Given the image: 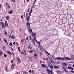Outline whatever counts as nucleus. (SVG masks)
<instances>
[{
    "mask_svg": "<svg viewBox=\"0 0 74 74\" xmlns=\"http://www.w3.org/2000/svg\"><path fill=\"white\" fill-rule=\"evenodd\" d=\"M53 59L56 60H64V58L60 57H57L56 58H53Z\"/></svg>",
    "mask_w": 74,
    "mask_h": 74,
    "instance_id": "f257e3e1",
    "label": "nucleus"
},
{
    "mask_svg": "<svg viewBox=\"0 0 74 74\" xmlns=\"http://www.w3.org/2000/svg\"><path fill=\"white\" fill-rule=\"evenodd\" d=\"M47 63H49V65H52V66H53V63L52 62H51L49 60H47Z\"/></svg>",
    "mask_w": 74,
    "mask_h": 74,
    "instance_id": "f03ea898",
    "label": "nucleus"
},
{
    "mask_svg": "<svg viewBox=\"0 0 74 74\" xmlns=\"http://www.w3.org/2000/svg\"><path fill=\"white\" fill-rule=\"evenodd\" d=\"M5 27H8V23H7V21H6L5 23Z\"/></svg>",
    "mask_w": 74,
    "mask_h": 74,
    "instance_id": "7ed1b4c3",
    "label": "nucleus"
},
{
    "mask_svg": "<svg viewBox=\"0 0 74 74\" xmlns=\"http://www.w3.org/2000/svg\"><path fill=\"white\" fill-rule=\"evenodd\" d=\"M6 7H7L8 8H9V9H10V5L8 4V3H6Z\"/></svg>",
    "mask_w": 74,
    "mask_h": 74,
    "instance_id": "20e7f679",
    "label": "nucleus"
},
{
    "mask_svg": "<svg viewBox=\"0 0 74 74\" xmlns=\"http://www.w3.org/2000/svg\"><path fill=\"white\" fill-rule=\"evenodd\" d=\"M65 59L66 60H71V58H69L68 57H65Z\"/></svg>",
    "mask_w": 74,
    "mask_h": 74,
    "instance_id": "39448f33",
    "label": "nucleus"
},
{
    "mask_svg": "<svg viewBox=\"0 0 74 74\" xmlns=\"http://www.w3.org/2000/svg\"><path fill=\"white\" fill-rule=\"evenodd\" d=\"M37 33H33L32 34V35L33 37H36V34Z\"/></svg>",
    "mask_w": 74,
    "mask_h": 74,
    "instance_id": "423d86ee",
    "label": "nucleus"
},
{
    "mask_svg": "<svg viewBox=\"0 0 74 74\" xmlns=\"http://www.w3.org/2000/svg\"><path fill=\"white\" fill-rule=\"evenodd\" d=\"M65 34L66 36H69V33L67 32H65Z\"/></svg>",
    "mask_w": 74,
    "mask_h": 74,
    "instance_id": "0eeeda50",
    "label": "nucleus"
},
{
    "mask_svg": "<svg viewBox=\"0 0 74 74\" xmlns=\"http://www.w3.org/2000/svg\"><path fill=\"white\" fill-rule=\"evenodd\" d=\"M23 52L24 55H25L26 54V51H25V50H23Z\"/></svg>",
    "mask_w": 74,
    "mask_h": 74,
    "instance_id": "6e6552de",
    "label": "nucleus"
},
{
    "mask_svg": "<svg viewBox=\"0 0 74 74\" xmlns=\"http://www.w3.org/2000/svg\"><path fill=\"white\" fill-rule=\"evenodd\" d=\"M30 16H29L27 18V21L28 22H30Z\"/></svg>",
    "mask_w": 74,
    "mask_h": 74,
    "instance_id": "1a4fd4ad",
    "label": "nucleus"
},
{
    "mask_svg": "<svg viewBox=\"0 0 74 74\" xmlns=\"http://www.w3.org/2000/svg\"><path fill=\"white\" fill-rule=\"evenodd\" d=\"M47 70L48 72V74H51V73H50V70L49 69H47Z\"/></svg>",
    "mask_w": 74,
    "mask_h": 74,
    "instance_id": "9d476101",
    "label": "nucleus"
},
{
    "mask_svg": "<svg viewBox=\"0 0 74 74\" xmlns=\"http://www.w3.org/2000/svg\"><path fill=\"white\" fill-rule=\"evenodd\" d=\"M53 67L54 68V69H57V68H58V69H59V68L58 67V66L56 65L54 66Z\"/></svg>",
    "mask_w": 74,
    "mask_h": 74,
    "instance_id": "9b49d317",
    "label": "nucleus"
},
{
    "mask_svg": "<svg viewBox=\"0 0 74 74\" xmlns=\"http://www.w3.org/2000/svg\"><path fill=\"white\" fill-rule=\"evenodd\" d=\"M32 41H33L32 43L34 45H36V44H35V41L33 39H32Z\"/></svg>",
    "mask_w": 74,
    "mask_h": 74,
    "instance_id": "f8f14e48",
    "label": "nucleus"
},
{
    "mask_svg": "<svg viewBox=\"0 0 74 74\" xmlns=\"http://www.w3.org/2000/svg\"><path fill=\"white\" fill-rule=\"evenodd\" d=\"M13 12V10H10L8 13H9L10 14H12Z\"/></svg>",
    "mask_w": 74,
    "mask_h": 74,
    "instance_id": "ddd939ff",
    "label": "nucleus"
},
{
    "mask_svg": "<svg viewBox=\"0 0 74 74\" xmlns=\"http://www.w3.org/2000/svg\"><path fill=\"white\" fill-rule=\"evenodd\" d=\"M21 42L23 44H25V41L23 39H21Z\"/></svg>",
    "mask_w": 74,
    "mask_h": 74,
    "instance_id": "4468645a",
    "label": "nucleus"
},
{
    "mask_svg": "<svg viewBox=\"0 0 74 74\" xmlns=\"http://www.w3.org/2000/svg\"><path fill=\"white\" fill-rule=\"evenodd\" d=\"M33 12V9H32L29 12V15H31V13H32Z\"/></svg>",
    "mask_w": 74,
    "mask_h": 74,
    "instance_id": "2eb2a0df",
    "label": "nucleus"
},
{
    "mask_svg": "<svg viewBox=\"0 0 74 74\" xmlns=\"http://www.w3.org/2000/svg\"><path fill=\"white\" fill-rule=\"evenodd\" d=\"M0 55L1 56H2V55H3V51L0 50Z\"/></svg>",
    "mask_w": 74,
    "mask_h": 74,
    "instance_id": "dca6fc26",
    "label": "nucleus"
},
{
    "mask_svg": "<svg viewBox=\"0 0 74 74\" xmlns=\"http://www.w3.org/2000/svg\"><path fill=\"white\" fill-rule=\"evenodd\" d=\"M50 74H54V73H53V71L52 70H51L50 71Z\"/></svg>",
    "mask_w": 74,
    "mask_h": 74,
    "instance_id": "f3484780",
    "label": "nucleus"
},
{
    "mask_svg": "<svg viewBox=\"0 0 74 74\" xmlns=\"http://www.w3.org/2000/svg\"><path fill=\"white\" fill-rule=\"evenodd\" d=\"M11 37L12 39H15V36H12Z\"/></svg>",
    "mask_w": 74,
    "mask_h": 74,
    "instance_id": "a211bd4d",
    "label": "nucleus"
},
{
    "mask_svg": "<svg viewBox=\"0 0 74 74\" xmlns=\"http://www.w3.org/2000/svg\"><path fill=\"white\" fill-rule=\"evenodd\" d=\"M29 60H33V59H32V58L30 57H29Z\"/></svg>",
    "mask_w": 74,
    "mask_h": 74,
    "instance_id": "6ab92c4d",
    "label": "nucleus"
},
{
    "mask_svg": "<svg viewBox=\"0 0 74 74\" xmlns=\"http://www.w3.org/2000/svg\"><path fill=\"white\" fill-rule=\"evenodd\" d=\"M0 24L2 25V26L4 25V23H3V22H1Z\"/></svg>",
    "mask_w": 74,
    "mask_h": 74,
    "instance_id": "aec40b11",
    "label": "nucleus"
},
{
    "mask_svg": "<svg viewBox=\"0 0 74 74\" xmlns=\"http://www.w3.org/2000/svg\"><path fill=\"white\" fill-rule=\"evenodd\" d=\"M28 47L29 48V49H32V46H30V45H28Z\"/></svg>",
    "mask_w": 74,
    "mask_h": 74,
    "instance_id": "412c9836",
    "label": "nucleus"
},
{
    "mask_svg": "<svg viewBox=\"0 0 74 74\" xmlns=\"http://www.w3.org/2000/svg\"><path fill=\"white\" fill-rule=\"evenodd\" d=\"M5 71L6 72H8V69H7V67H6L5 68Z\"/></svg>",
    "mask_w": 74,
    "mask_h": 74,
    "instance_id": "4be33fe9",
    "label": "nucleus"
},
{
    "mask_svg": "<svg viewBox=\"0 0 74 74\" xmlns=\"http://www.w3.org/2000/svg\"><path fill=\"white\" fill-rule=\"evenodd\" d=\"M42 66L44 68H45V66L44 64H42Z\"/></svg>",
    "mask_w": 74,
    "mask_h": 74,
    "instance_id": "5701e85b",
    "label": "nucleus"
},
{
    "mask_svg": "<svg viewBox=\"0 0 74 74\" xmlns=\"http://www.w3.org/2000/svg\"><path fill=\"white\" fill-rule=\"evenodd\" d=\"M63 66H67V64L66 63H64L63 64Z\"/></svg>",
    "mask_w": 74,
    "mask_h": 74,
    "instance_id": "b1692460",
    "label": "nucleus"
},
{
    "mask_svg": "<svg viewBox=\"0 0 74 74\" xmlns=\"http://www.w3.org/2000/svg\"><path fill=\"white\" fill-rule=\"evenodd\" d=\"M27 26H29V25H30V23L29 22H27Z\"/></svg>",
    "mask_w": 74,
    "mask_h": 74,
    "instance_id": "393cba45",
    "label": "nucleus"
},
{
    "mask_svg": "<svg viewBox=\"0 0 74 74\" xmlns=\"http://www.w3.org/2000/svg\"><path fill=\"white\" fill-rule=\"evenodd\" d=\"M23 74H28V73L27 72H24L23 73Z\"/></svg>",
    "mask_w": 74,
    "mask_h": 74,
    "instance_id": "a878e982",
    "label": "nucleus"
},
{
    "mask_svg": "<svg viewBox=\"0 0 74 74\" xmlns=\"http://www.w3.org/2000/svg\"><path fill=\"white\" fill-rule=\"evenodd\" d=\"M4 57H5V58H7V57L8 56L6 55V54H4Z\"/></svg>",
    "mask_w": 74,
    "mask_h": 74,
    "instance_id": "bb28decb",
    "label": "nucleus"
},
{
    "mask_svg": "<svg viewBox=\"0 0 74 74\" xmlns=\"http://www.w3.org/2000/svg\"><path fill=\"white\" fill-rule=\"evenodd\" d=\"M18 49L19 52L21 51V48H20V47H18Z\"/></svg>",
    "mask_w": 74,
    "mask_h": 74,
    "instance_id": "cd10ccee",
    "label": "nucleus"
},
{
    "mask_svg": "<svg viewBox=\"0 0 74 74\" xmlns=\"http://www.w3.org/2000/svg\"><path fill=\"white\" fill-rule=\"evenodd\" d=\"M29 53H33V50H30L29 51Z\"/></svg>",
    "mask_w": 74,
    "mask_h": 74,
    "instance_id": "c85d7f7f",
    "label": "nucleus"
},
{
    "mask_svg": "<svg viewBox=\"0 0 74 74\" xmlns=\"http://www.w3.org/2000/svg\"><path fill=\"white\" fill-rule=\"evenodd\" d=\"M9 45L10 46H12V44L10 42V43L9 44Z\"/></svg>",
    "mask_w": 74,
    "mask_h": 74,
    "instance_id": "c756f323",
    "label": "nucleus"
},
{
    "mask_svg": "<svg viewBox=\"0 0 74 74\" xmlns=\"http://www.w3.org/2000/svg\"><path fill=\"white\" fill-rule=\"evenodd\" d=\"M39 54L41 56H42V53H41V51H40Z\"/></svg>",
    "mask_w": 74,
    "mask_h": 74,
    "instance_id": "7c9ffc66",
    "label": "nucleus"
},
{
    "mask_svg": "<svg viewBox=\"0 0 74 74\" xmlns=\"http://www.w3.org/2000/svg\"><path fill=\"white\" fill-rule=\"evenodd\" d=\"M9 18H10V17L9 16H8L6 17V20H8L9 19Z\"/></svg>",
    "mask_w": 74,
    "mask_h": 74,
    "instance_id": "2f4dec72",
    "label": "nucleus"
},
{
    "mask_svg": "<svg viewBox=\"0 0 74 74\" xmlns=\"http://www.w3.org/2000/svg\"><path fill=\"white\" fill-rule=\"evenodd\" d=\"M2 29H4V28H5V26H4V25H2Z\"/></svg>",
    "mask_w": 74,
    "mask_h": 74,
    "instance_id": "473e14b6",
    "label": "nucleus"
},
{
    "mask_svg": "<svg viewBox=\"0 0 74 74\" xmlns=\"http://www.w3.org/2000/svg\"><path fill=\"white\" fill-rule=\"evenodd\" d=\"M34 40L36 41H37V42H38V41L37 40V39H36V37H35L34 38Z\"/></svg>",
    "mask_w": 74,
    "mask_h": 74,
    "instance_id": "72a5a7b5",
    "label": "nucleus"
},
{
    "mask_svg": "<svg viewBox=\"0 0 74 74\" xmlns=\"http://www.w3.org/2000/svg\"><path fill=\"white\" fill-rule=\"evenodd\" d=\"M29 38H30V40H31V41H32V37L31 36H30V35L29 36Z\"/></svg>",
    "mask_w": 74,
    "mask_h": 74,
    "instance_id": "f704fd0d",
    "label": "nucleus"
},
{
    "mask_svg": "<svg viewBox=\"0 0 74 74\" xmlns=\"http://www.w3.org/2000/svg\"><path fill=\"white\" fill-rule=\"evenodd\" d=\"M8 53H10V55H12V53L11 52L9 51H8Z\"/></svg>",
    "mask_w": 74,
    "mask_h": 74,
    "instance_id": "c9c22d12",
    "label": "nucleus"
},
{
    "mask_svg": "<svg viewBox=\"0 0 74 74\" xmlns=\"http://www.w3.org/2000/svg\"><path fill=\"white\" fill-rule=\"evenodd\" d=\"M50 68H51V69H53V66H52V65H50Z\"/></svg>",
    "mask_w": 74,
    "mask_h": 74,
    "instance_id": "e433bc0d",
    "label": "nucleus"
},
{
    "mask_svg": "<svg viewBox=\"0 0 74 74\" xmlns=\"http://www.w3.org/2000/svg\"><path fill=\"white\" fill-rule=\"evenodd\" d=\"M15 65V64H12V66H13L14 67V66Z\"/></svg>",
    "mask_w": 74,
    "mask_h": 74,
    "instance_id": "4c0bfd02",
    "label": "nucleus"
},
{
    "mask_svg": "<svg viewBox=\"0 0 74 74\" xmlns=\"http://www.w3.org/2000/svg\"><path fill=\"white\" fill-rule=\"evenodd\" d=\"M18 62L19 63H21V60L19 59H18Z\"/></svg>",
    "mask_w": 74,
    "mask_h": 74,
    "instance_id": "58836bf2",
    "label": "nucleus"
},
{
    "mask_svg": "<svg viewBox=\"0 0 74 74\" xmlns=\"http://www.w3.org/2000/svg\"><path fill=\"white\" fill-rule=\"evenodd\" d=\"M29 31L31 32V33H33V32H32V29H30L29 30Z\"/></svg>",
    "mask_w": 74,
    "mask_h": 74,
    "instance_id": "ea45409f",
    "label": "nucleus"
},
{
    "mask_svg": "<svg viewBox=\"0 0 74 74\" xmlns=\"http://www.w3.org/2000/svg\"><path fill=\"white\" fill-rule=\"evenodd\" d=\"M4 41L5 42H7V41L5 39H4Z\"/></svg>",
    "mask_w": 74,
    "mask_h": 74,
    "instance_id": "a19ab883",
    "label": "nucleus"
},
{
    "mask_svg": "<svg viewBox=\"0 0 74 74\" xmlns=\"http://www.w3.org/2000/svg\"><path fill=\"white\" fill-rule=\"evenodd\" d=\"M38 44H39V45L40 46H41V44L40 42H38Z\"/></svg>",
    "mask_w": 74,
    "mask_h": 74,
    "instance_id": "79ce46f5",
    "label": "nucleus"
},
{
    "mask_svg": "<svg viewBox=\"0 0 74 74\" xmlns=\"http://www.w3.org/2000/svg\"><path fill=\"white\" fill-rule=\"evenodd\" d=\"M5 35H6V36H7V32H5Z\"/></svg>",
    "mask_w": 74,
    "mask_h": 74,
    "instance_id": "37998d69",
    "label": "nucleus"
},
{
    "mask_svg": "<svg viewBox=\"0 0 74 74\" xmlns=\"http://www.w3.org/2000/svg\"><path fill=\"white\" fill-rule=\"evenodd\" d=\"M34 56H36V57H37V55L36 54V53L34 54Z\"/></svg>",
    "mask_w": 74,
    "mask_h": 74,
    "instance_id": "c03bdc74",
    "label": "nucleus"
},
{
    "mask_svg": "<svg viewBox=\"0 0 74 74\" xmlns=\"http://www.w3.org/2000/svg\"><path fill=\"white\" fill-rule=\"evenodd\" d=\"M71 67H68V69H69V70L71 69Z\"/></svg>",
    "mask_w": 74,
    "mask_h": 74,
    "instance_id": "a18cd8bd",
    "label": "nucleus"
},
{
    "mask_svg": "<svg viewBox=\"0 0 74 74\" xmlns=\"http://www.w3.org/2000/svg\"><path fill=\"white\" fill-rule=\"evenodd\" d=\"M21 18L22 19H23V15L21 16Z\"/></svg>",
    "mask_w": 74,
    "mask_h": 74,
    "instance_id": "49530a36",
    "label": "nucleus"
},
{
    "mask_svg": "<svg viewBox=\"0 0 74 74\" xmlns=\"http://www.w3.org/2000/svg\"><path fill=\"white\" fill-rule=\"evenodd\" d=\"M3 49H4V50L5 49V47L3 46Z\"/></svg>",
    "mask_w": 74,
    "mask_h": 74,
    "instance_id": "de8ad7c7",
    "label": "nucleus"
},
{
    "mask_svg": "<svg viewBox=\"0 0 74 74\" xmlns=\"http://www.w3.org/2000/svg\"><path fill=\"white\" fill-rule=\"evenodd\" d=\"M29 72L30 73H32V70H30L29 71Z\"/></svg>",
    "mask_w": 74,
    "mask_h": 74,
    "instance_id": "09e8293b",
    "label": "nucleus"
},
{
    "mask_svg": "<svg viewBox=\"0 0 74 74\" xmlns=\"http://www.w3.org/2000/svg\"><path fill=\"white\" fill-rule=\"evenodd\" d=\"M0 9H1V5L0 4Z\"/></svg>",
    "mask_w": 74,
    "mask_h": 74,
    "instance_id": "8fccbe9b",
    "label": "nucleus"
},
{
    "mask_svg": "<svg viewBox=\"0 0 74 74\" xmlns=\"http://www.w3.org/2000/svg\"><path fill=\"white\" fill-rule=\"evenodd\" d=\"M12 1H13V2H15V0H12Z\"/></svg>",
    "mask_w": 74,
    "mask_h": 74,
    "instance_id": "3c124183",
    "label": "nucleus"
},
{
    "mask_svg": "<svg viewBox=\"0 0 74 74\" xmlns=\"http://www.w3.org/2000/svg\"><path fill=\"white\" fill-rule=\"evenodd\" d=\"M30 11V9H29L27 11V12H29V11Z\"/></svg>",
    "mask_w": 74,
    "mask_h": 74,
    "instance_id": "603ef678",
    "label": "nucleus"
},
{
    "mask_svg": "<svg viewBox=\"0 0 74 74\" xmlns=\"http://www.w3.org/2000/svg\"><path fill=\"white\" fill-rule=\"evenodd\" d=\"M74 70V68H72L71 69V70Z\"/></svg>",
    "mask_w": 74,
    "mask_h": 74,
    "instance_id": "864d4df0",
    "label": "nucleus"
},
{
    "mask_svg": "<svg viewBox=\"0 0 74 74\" xmlns=\"http://www.w3.org/2000/svg\"><path fill=\"white\" fill-rule=\"evenodd\" d=\"M71 73H74V71H71Z\"/></svg>",
    "mask_w": 74,
    "mask_h": 74,
    "instance_id": "5fc2aeb1",
    "label": "nucleus"
},
{
    "mask_svg": "<svg viewBox=\"0 0 74 74\" xmlns=\"http://www.w3.org/2000/svg\"><path fill=\"white\" fill-rule=\"evenodd\" d=\"M47 55H50V53H47Z\"/></svg>",
    "mask_w": 74,
    "mask_h": 74,
    "instance_id": "6e6d98bb",
    "label": "nucleus"
},
{
    "mask_svg": "<svg viewBox=\"0 0 74 74\" xmlns=\"http://www.w3.org/2000/svg\"><path fill=\"white\" fill-rule=\"evenodd\" d=\"M47 55H50V53H47Z\"/></svg>",
    "mask_w": 74,
    "mask_h": 74,
    "instance_id": "4d7b16f0",
    "label": "nucleus"
},
{
    "mask_svg": "<svg viewBox=\"0 0 74 74\" xmlns=\"http://www.w3.org/2000/svg\"><path fill=\"white\" fill-rule=\"evenodd\" d=\"M14 61H13V60H12L11 63H13Z\"/></svg>",
    "mask_w": 74,
    "mask_h": 74,
    "instance_id": "13d9d810",
    "label": "nucleus"
},
{
    "mask_svg": "<svg viewBox=\"0 0 74 74\" xmlns=\"http://www.w3.org/2000/svg\"><path fill=\"white\" fill-rule=\"evenodd\" d=\"M11 35H9V38H11Z\"/></svg>",
    "mask_w": 74,
    "mask_h": 74,
    "instance_id": "bf43d9fd",
    "label": "nucleus"
},
{
    "mask_svg": "<svg viewBox=\"0 0 74 74\" xmlns=\"http://www.w3.org/2000/svg\"><path fill=\"white\" fill-rule=\"evenodd\" d=\"M16 43H15V42H14L13 43V44H14V45H15V44Z\"/></svg>",
    "mask_w": 74,
    "mask_h": 74,
    "instance_id": "052dcab7",
    "label": "nucleus"
},
{
    "mask_svg": "<svg viewBox=\"0 0 74 74\" xmlns=\"http://www.w3.org/2000/svg\"><path fill=\"white\" fill-rule=\"evenodd\" d=\"M45 52L47 54V53H48V52L47 51H45Z\"/></svg>",
    "mask_w": 74,
    "mask_h": 74,
    "instance_id": "680f3d73",
    "label": "nucleus"
},
{
    "mask_svg": "<svg viewBox=\"0 0 74 74\" xmlns=\"http://www.w3.org/2000/svg\"><path fill=\"white\" fill-rule=\"evenodd\" d=\"M57 63L58 64H60V62H57Z\"/></svg>",
    "mask_w": 74,
    "mask_h": 74,
    "instance_id": "e2e57ef3",
    "label": "nucleus"
},
{
    "mask_svg": "<svg viewBox=\"0 0 74 74\" xmlns=\"http://www.w3.org/2000/svg\"><path fill=\"white\" fill-rule=\"evenodd\" d=\"M50 61L51 62H53V60H50Z\"/></svg>",
    "mask_w": 74,
    "mask_h": 74,
    "instance_id": "0e129e2a",
    "label": "nucleus"
},
{
    "mask_svg": "<svg viewBox=\"0 0 74 74\" xmlns=\"http://www.w3.org/2000/svg\"><path fill=\"white\" fill-rule=\"evenodd\" d=\"M22 54H23L24 55V53H23V52H21Z\"/></svg>",
    "mask_w": 74,
    "mask_h": 74,
    "instance_id": "69168bd1",
    "label": "nucleus"
},
{
    "mask_svg": "<svg viewBox=\"0 0 74 74\" xmlns=\"http://www.w3.org/2000/svg\"><path fill=\"white\" fill-rule=\"evenodd\" d=\"M27 40H28V37H27Z\"/></svg>",
    "mask_w": 74,
    "mask_h": 74,
    "instance_id": "338daca9",
    "label": "nucleus"
},
{
    "mask_svg": "<svg viewBox=\"0 0 74 74\" xmlns=\"http://www.w3.org/2000/svg\"><path fill=\"white\" fill-rule=\"evenodd\" d=\"M46 60H48V58H46Z\"/></svg>",
    "mask_w": 74,
    "mask_h": 74,
    "instance_id": "774afa93",
    "label": "nucleus"
}]
</instances>
